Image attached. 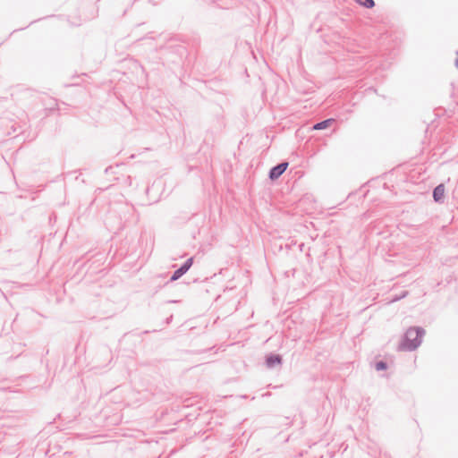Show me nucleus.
I'll return each mask as SVG.
<instances>
[{
	"instance_id": "f257e3e1",
	"label": "nucleus",
	"mask_w": 458,
	"mask_h": 458,
	"mask_svg": "<svg viewBox=\"0 0 458 458\" xmlns=\"http://www.w3.org/2000/svg\"><path fill=\"white\" fill-rule=\"evenodd\" d=\"M423 330L418 327L409 328L405 334L403 342L400 348L403 351H411L416 349L421 343Z\"/></svg>"
},
{
	"instance_id": "f03ea898",
	"label": "nucleus",
	"mask_w": 458,
	"mask_h": 458,
	"mask_svg": "<svg viewBox=\"0 0 458 458\" xmlns=\"http://www.w3.org/2000/svg\"><path fill=\"white\" fill-rule=\"evenodd\" d=\"M288 163H282L276 166H275L271 171L269 177L272 180L277 179L287 168Z\"/></svg>"
},
{
	"instance_id": "7ed1b4c3",
	"label": "nucleus",
	"mask_w": 458,
	"mask_h": 458,
	"mask_svg": "<svg viewBox=\"0 0 458 458\" xmlns=\"http://www.w3.org/2000/svg\"><path fill=\"white\" fill-rule=\"evenodd\" d=\"M191 265H192V259H189L182 267H181L179 269H177L174 273L171 279L173 281H175L178 278H180L184 273H186V271H188V269L191 267Z\"/></svg>"
},
{
	"instance_id": "20e7f679",
	"label": "nucleus",
	"mask_w": 458,
	"mask_h": 458,
	"mask_svg": "<svg viewBox=\"0 0 458 458\" xmlns=\"http://www.w3.org/2000/svg\"><path fill=\"white\" fill-rule=\"evenodd\" d=\"M445 195V186L444 184H439L437 186L433 191V198L436 201H440Z\"/></svg>"
},
{
	"instance_id": "39448f33",
	"label": "nucleus",
	"mask_w": 458,
	"mask_h": 458,
	"mask_svg": "<svg viewBox=\"0 0 458 458\" xmlns=\"http://www.w3.org/2000/svg\"><path fill=\"white\" fill-rule=\"evenodd\" d=\"M333 119H327L323 122L318 123L313 126L314 130H323L329 127L333 123Z\"/></svg>"
},
{
	"instance_id": "423d86ee",
	"label": "nucleus",
	"mask_w": 458,
	"mask_h": 458,
	"mask_svg": "<svg viewBox=\"0 0 458 458\" xmlns=\"http://www.w3.org/2000/svg\"><path fill=\"white\" fill-rule=\"evenodd\" d=\"M355 1L366 8H372L375 5V3L373 0H355Z\"/></svg>"
},
{
	"instance_id": "0eeeda50",
	"label": "nucleus",
	"mask_w": 458,
	"mask_h": 458,
	"mask_svg": "<svg viewBox=\"0 0 458 458\" xmlns=\"http://www.w3.org/2000/svg\"><path fill=\"white\" fill-rule=\"evenodd\" d=\"M267 364L269 366H273L274 364H278L280 363L281 361V359L279 356L277 355H275V356H270L269 358H267Z\"/></svg>"
},
{
	"instance_id": "6e6552de",
	"label": "nucleus",
	"mask_w": 458,
	"mask_h": 458,
	"mask_svg": "<svg viewBox=\"0 0 458 458\" xmlns=\"http://www.w3.org/2000/svg\"><path fill=\"white\" fill-rule=\"evenodd\" d=\"M376 369L377 370H382V369H386V365L385 362L383 361H380V362H377V365H376Z\"/></svg>"
},
{
	"instance_id": "1a4fd4ad",
	"label": "nucleus",
	"mask_w": 458,
	"mask_h": 458,
	"mask_svg": "<svg viewBox=\"0 0 458 458\" xmlns=\"http://www.w3.org/2000/svg\"><path fill=\"white\" fill-rule=\"evenodd\" d=\"M455 65L458 68V53L456 54V57H455Z\"/></svg>"
}]
</instances>
